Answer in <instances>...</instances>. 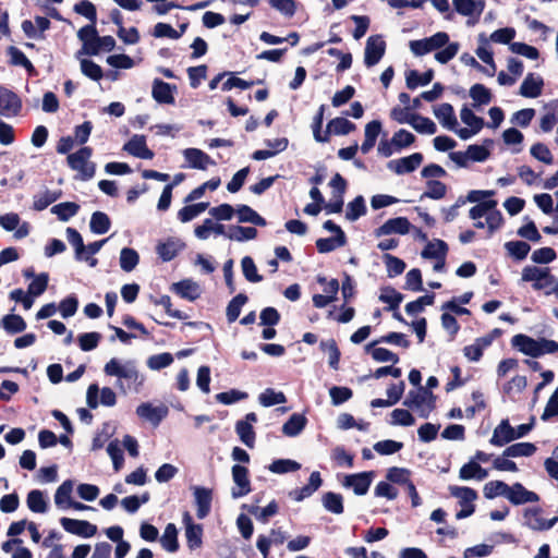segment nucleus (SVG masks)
Instances as JSON below:
<instances>
[{
	"instance_id": "obj_14",
	"label": "nucleus",
	"mask_w": 558,
	"mask_h": 558,
	"mask_svg": "<svg viewBox=\"0 0 558 558\" xmlns=\"http://www.w3.org/2000/svg\"><path fill=\"white\" fill-rule=\"evenodd\" d=\"M374 477L373 472H361L356 474L347 475L342 485L347 488L353 489L356 495H365L372 484Z\"/></svg>"
},
{
	"instance_id": "obj_12",
	"label": "nucleus",
	"mask_w": 558,
	"mask_h": 558,
	"mask_svg": "<svg viewBox=\"0 0 558 558\" xmlns=\"http://www.w3.org/2000/svg\"><path fill=\"white\" fill-rule=\"evenodd\" d=\"M433 113L444 129L457 134L458 119L450 104L442 102L434 106Z\"/></svg>"
},
{
	"instance_id": "obj_36",
	"label": "nucleus",
	"mask_w": 558,
	"mask_h": 558,
	"mask_svg": "<svg viewBox=\"0 0 558 558\" xmlns=\"http://www.w3.org/2000/svg\"><path fill=\"white\" fill-rule=\"evenodd\" d=\"M73 490V482L71 480L64 481L56 490L54 504L60 509L69 508L71 494Z\"/></svg>"
},
{
	"instance_id": "obj_28",
	"label": "nucleus",
	"mask_w": 558,
	"mask_h": 558,
	"mask_svg": "<svg viewBox=\"0 0 558 558\" xmlns=\"http://www.w3.org/2000/svg\"><path fill=\"white\" fill-rule=\"evenodd\" d=\"M544 81L539 75L529 73L520 86V95L526 98H536L542 94Z\"/></svg>"
},
{
	"instance_id": "obj_15",
	"label": "nucleus",
	"mask_w": 558,
	"mask_h": 558,
	"mask_svg": "<svg viewBox=\"0 0 558 558\" xmlns=\"http://www.w3.org/2000/svg\"><path fill=\"white\" fill-rule=\"evenodd\" d=\"M411 229V222L405 217H397L388 219L374 233L376 236H385L389 234H408Z\"/></svg>"
},
{
	"instance_id": "obj_34",
	"label": "nucleus",
	"mask_w": 558,
	"mask_h": 558,
	"mask_svg": "<svg viewBox=\"0 0 558 558\" xmlns=\"http://www.w3.org/2000/svg\"><path fill=\"white\" fill-rule=\"evenodd\" d=\"M182 248L183 244L180 240L169 239L157 245V253L162 260L169 262L173 259Z\"/></svg>"
},
{
	"instance_id": "obj_21",
	"label": "nucleus",
	"mask_w": 558,
	"mask_h": 558,
	"mask_svg": "<svg viewBox=\"0 0 558 558\" xmlns=\"http://www.w3.org/2000/svg\"><path fill=\"white\" fill-rule=\"evenodd\" d=\"M232 478L235 487L232 488V497L240 498L247 495L251 490L248 471L246 468L235 464L232 466Z\"/></svg>"
},
{
	"instance_id": "obj_48",
	"label": "nucleus",
	"mask_w": 558,
	"mask_h": 558,
	"mask_svg": "<svg viewBox=\"0 0 558 558\" xmlns=\"http://www.w3.org/2000/svg\"><path fill=\"white\" fill-rule=\"evenodd\" d=\"M345 234L340 233V235L331 236V238H324L318 239L316 241V247L319 253H329L337 247H341L345 244Z\"/></svg>"
},
{
	"instance_id": "obj_53",
	"label": "nucleus",
	"mask_w": 558,
	"mask_h": 558,
	"mask_svg": "<svg viewBox=\"0 0 558 558\" xmlns=\"http://www.w3.org/2000/svg\"><path fill=\"white\" fill-rule=\"evenodd\" d=\"M80 209V206L72 202L60 203L51 208V213L62 221H68L70 218L75 216Z\"/></svg>"
},
{
	"instance_id": "obj_52",
	"label": "nucleus",
	"mask_w": 558,
	"mask_h": 558,
	"mask_svg": "<svg viewBox=\"0 0 558 558\" xmlns=\"http://www.w3.org/2000/svg\"><path fill=\"white\" fill-rule=\"evenodd\" d=\"M323 506L331 513L340 514L343 512V500L340 494L328 492L323 496Z\"/></svg>"
},
{
	"instance_id": "obj_55",
	"label": "nucleus",
	"mask_w": 558,
	"mask_h": 558,
	"mask_svg": "<svg viewBox=\"0 0 558 558\" xmlns=\"http://www.w3.org/2000/svg\"><path fill=\"white\" fill-rule=\"evenodd\" d=\"M1 325L9 333L22 332L26 328L24 319L20 315L14 314L4 316L1 320Z\"/></svg>"
},
{
	"instance_id": "obj_11",
	"label": "nucleus",
	"mask_w": 558,
	"mask_h": 558,
	"mask_svg": "<svg viewBox=\"0 0 558 558\" xmlns=\"http://www.w3.org/2000/svg\"><path fill=\"white\" fill-rule=\"evenodd\" d=\"M523 518L524 524L534 531L549 530L558 522V517L544 519L539 508L525 509Z\"/></svg>"
},
{
	"instance_id": "obj_26",
	"label": "nucleus",
	"mask_w": 558,
	"mask_h": 558,
	"mask_svg": "<svg viewBox=\"0 0 558 558\" xmlns=\"http://www.w3.org/2000/svg\"><path fill=\"white\" fill-rule=\"evenodd\" d=\"M124 150L141 159H153L154 153L147 147L145 136L134 135L125 145Z\"/></svg>"
},
{
	"instance_id": "obj_64",
	"label": "nucleus",
	"mask_w": 558,
	"mask_h": 558,
	"mask_svg": "<svg viewBox=\"0 0 558 558\" xmlns=\"http://www.w3.org/2000/svg\"><path fill=\"white\" fill-rule=\"evenodd\" d=\"M241 266L243 275L247 281L259 282L263 280V277L257 272V268L254 260L250 256H245L242 258Z\"/></svg>"
},
{
	"instance_id": "obj_60",
	"label": "nucleus",
	"mask_w": 558,
	"mask_h": 558,
	"mask_svg": "<svg viewBox=\"0 0 558 558\" xmlns=\"http://www.w3.org/2000/svg\"><path fill=\"white\" fill-rule=\"evenodd\" d=\"M411 472L408 469L403 468H390L387 471L386 478L390 483L405 485V487L411 483Z\"/></svg>"
},
{
	"instance_id": "obj_8",
	"label": "nucleus",
	"mask_w": 558,
	"mask_h": 558,
	"mask_svg": "<svg viewBox=\"0 0 558 558\" xmlns=\"http://www.w3.org/2000/svg\"><path fill=\"white\" fill-rule=\"evenodd\" d=\"M385 51L386 43L380 35L368 37L364 52L365 65L368 68L376 65L384 57Z\"/></svg>"
},
{
	"instance_id": "obj_2",
	"label": "nucleus",
	"mask_w": 558,
	"mask_h": 558,
	"mask_svg": "<svg viewBox=\"0 0 558 558\" xmlns=\"http://www.w3.org/2000/svg\"><path fill=\"white\" fill-rule=\"evenodd\" d=\"M104 373L118 378L117 387L123 393L132 389L137 391L144 381L133 360L112 357L105 364Z\"/></svg>"
},
{
	"instance_id": "obj_47",
	"label": "nucleus",
	"mask_w": 558,
	"mask_h": 558,
	"mask_svg": "<svg viewBox=\"0 0 558 558\" xmlns=\"http://www.w3.org/2000/svg\"><path fill=\"white\" fill-rule=\"evenodd\" d=\"M355 129V125L345 118H335L327 125V134L347 135Z\"/></svg>"
},
{
	"instance_id": "obj_41",
	"label": "nucleus",
	"mask_w": 558,
	"mask_h": 558,
	"mask_svg": "<svg viewBox=\"0 0 558 558\" xmlns=\"http://www.w3.org/2000/svg\"><path fill=\"white\" fill-rule=\"evenodd\" d=\"M227 236L233 241L244 242L255 239L257 230L253 227L232 226L229 228Z\"/></svg>"
},
{
	"instance_id": "obj_31",
	"label": "nucleus",
	"mask_w": 558,
	"mask_h": 558,
	"mask_svg": "<svg viewBox=\"0 0 558 558\" xmlns=\"http://www.w3.org/2000/svg\"><path fill=\"white\" fill-rule=\"evenodd\" d=\"M26 504L28 509L35 513H45L48 510V498L39 489H33L27 494Z\"/></svg>"
},
{
	"instance_id": "obj_1",
	"label": "nucleus",
	"mask_w": 558,
	"mask_h": 558,
	"mask_svg": "<svg viewBox=\"0 0 558 558\" xmlns=\"http://www.w3.org/2000/svg\"><path fill=\"white\" fill-rule=\"evenodd\" d=\"M409 48L415 57H423L434 52L436 62L447 64L458 54L460 44L458 41H451L448 33L437 32L429 37L411 40Z\"/></svg>"
},
{
	"instance_id": "obj_37",
	"label": "nucleus",
	"mask_w": 558,
	"mask_h": 558,
	"mask_svg": "<svg viewBox=\"0 0 558 558\" xmlns=\"http://www.w3.org/2000/svg\"><path fill=\"white\" fill-rule=\"evenodd\" d=\"M305 424H306L305 416L294 413L283 424L282 433L289 437L298 436L305 427Z\"/></svg>"
},
{
	"instance_id": "obj_32",
	"label": "nucleus",
	"mask_w": 558,
	"mask_h": 558,
	"mask_svg": "<svg viewBox=\"0 0 558 558\" xmlns=\"http://www.w3.org/2000/svg\"><path fill=\"white\" fill-rule=\"evenodd\" d=\"M434 77V71L427 70L424 73H420L416 70H410L405 74V83L407 87L410 89H415L418 86L428 85Z\"/></svg>"
},
{
	"instance_id": "obj_18",
	"label": "nucleus",
	"mask_w": 558,
	"mask_h": 558,
	"mask_svg": "<svg viewBox=\"0 0 558 558\" xmlns=\"http://www.w3.org/2000/svg\"><path fill=\"white\" fill-rule=\"evenodd\" d=\"M454 10L462 16L474 19L477 22L485 9L484 0H452Z\"/></svg>"
},
{
	"instance_id": "obj_42",
	"label": "nucleus",
	"mask_w": 558,
	"mask_h": 558,
	"mask_svg": "<svg viewBox=\"0 0 558 558\" xmlns=\"http://www.w3.org/2000/svg\"><path fill=\"white\" fill-rule=\"evenodd\" d=\"M536 446L532 442H518L505 449V457L519 458L531 457L535 453Z\"/></svg>"
},
{
	"instance_id": "obj_38",
	"label": "nucleus",
	"mask_w": 558,
	"mask_h": 558,
	"mask_svg": "<svg viewBox=\"0 0 558 558\" xmlns=\"http://www.w3.org/2000/svg\"><path fill=\"white\" fill-rule=\"evenodd\" d=\"M509 487L510 486L502 481H490L484 485L483 493L487 499H494L499 496L508 498Z\"/></svg>"
},
{
	"instance_id": "obj_13",
	"label": "nucleus",
	"mask_w": 558,
	"mask_h": 558,
	"mask_svg": "<svg viewBox=\"0 0 558 558\" xmlns=\"http://www.w3.org/2000/svg\"><path fill=\"white\" fill-rule=\"evenodd\" d=\"M191 489L194 496L197 518L204 519L211 509L213 490L202 486H192Z\"/></svg>"
},
{
	"instance_id": "obj_56",
	"label": "nucleus",
	"mask_w": 558,
	"mask_h": 558,
	"mask_svg": "<svg viewBox=\"0 0 558 558\" xmlns=\"http://www.w3.org/2000/svg\"><path fill=\"white\" fill-rule=\"evenodd\" d=\"M446 193L447 186L445 183L437 180H428L426 182V191L423 193L422 197L441 199L446 196Z\"/></svg>"
},
{
	"instance_id": "obj_62",
	"label": "nucleus",
	"mask_w": 558,
	"mask_h": 558,
	"mask_svg": "<svg viewBox=\"0 0 558 558\" xmlns=\"http://www.w3.org/2000/svg\"><path fill=\"white\" fill-rule=\"evenodd\" d=\"M58 197H59V195L57 193L46 190V191L38 193L34 196L33 207L35 210H38V211L44 210L50 204L56 202L58 199Z\"/></svg>"
},
{
	"instance_id": "obj_63",
	"label": "nucleus",
	"mask_w": 558,
	"mask_h": 558,
	"mask_svg": "<svg viewBox=\"0 0 558 558\" xmlns=\"http://www.w3.org/2000/svg\"><path fill=\"white\" fill-rule=\"evenodd\" d=\"M466 155L469 157L470 162H483L487 160L490 156V151L488 146L486 145H470L466 148Z\"/></svg>"
},
{
	"instance_id": "obj_4",
	"label": "nucleus",
	"mask_w": 558,
	"mask_h": 558,
	"mask_svg": "<svg viewBox=\"0 0 558 558\" xmlns=\"http://www.w3.org/2000/svg\"><path fill=\"white\" fill-rule=\"evenodd\" d=\"M93 149L84 146L77 151L68 155L69 167L77 172L76 179L90 180L95 175L96 165L90 161Z\"/></svg>"
},
{
	"instance_id": "obj_25",
	"label": "nucleus",
	"mask_w": 558,
	"mask_h": 558,
	"mask_svg": "<svg viewBox=\"0 0 558 558\" xmlns=\"http://www.w3.org/2000/svg\"><path fill=\"white\" fill-rule=\"evenodd\" d=\"M514 440V428L508 420H502L494 429L489 442L496 447H502Z\"/></svg>"
},
{
	"instance_id": "obj_27",
	"label": "nucleus",
	"mask_w": 558,
	"mask_h": 558,
	"mask_svg": "<svg viewBox=\"0 0 558 558\" xmlns=\"http://www.w3.org/2000/svg\"><path fill=\"white\" fill-rule=\"evenodd\" d=\"M175 90V86L170 85L159 78L154 80L153 82V98L159 104H168L172 105L174 102L173 92Z\"/></svg>"
},
{
	"instance_id": "obj_6",
	"label": "nucleus",
	"mask_w": 558,
	"mask_h": 558,
	"mask_svg": "<svg viewBox=\"0 0 558 558\" xmlns=\"http://www.w3.org/2000/svg\"><path fill=\"white\" fill-rule=\"evenodd\" d=\"M460 119L466 126H458L457 135L463 141H466L480 133L485 124L484 120L481 117H477L466 105L460 110Z\"/></svg>"
},
{
	"instance_id": "obj_29",
	"label": "nucleus",
	"mask_w": 558,
	"mask_h": 558,
	"mask_svg": "<svg viewBox=\"0 0 558 558\" xmlns=\"http://www.w3.org/2000/svg\"><path fill=\"white\" fill-rule=\"evenodd\" d=\"M322 483L319 472L315 471L311 474L307 485L291 490L289 496L295 501H302L312 496L320 487Z\"/></svg>"
},
{
	"instance_id": "obj_39",
	"label": "nucleus",
	"mask_w": 558,
	"mask_h": 558,
	"mask_svg": "<svg viewBox=\"0 0 558 558\" xmlns=\"http://www.w3.org/2000/svg\"><path fill=\"white\" fill-rule=\"evenodd\" d=\"M470 97L473 100L474 107L488 105L492 101L493 95L490 90L483 84H474L470 88Z\"/></svg>"
},
{
	"instance_id": "obj_24",
	"label": "nucleus",
	"mask_w": 558,
	"mask_h": 558,
	"mask_svg": "<svg viewBox=\"0 0 558 558\" xmlns=\"http://www.w3.org/2000/svg\"><path fill=\"white\" fill-rule=\"evenodd\" d=\"M183 156L187 167L193 169L206 170L208 166H215L216 162L203 150L198 148H186Z\"/></svg>"
},
{
	"instance_id": "obj_40",
	"label": "nucleus",
	"mask_w": 558,
	"mask_h": 558,
	"mask_svg": "<svg viewBox=\"0 0 558 558\" xmlns=\"http://www.w3.org/2000/svg\"><path fill=\"white\" fill-rule=\"evenodd\" d=\"M160 543L167 551L174 553L178 550V530L173 523L167 524L160 538Z\"/></svg>"
},
{
	"instance_id": "obj_22",
	"label": "nucleus",
	"mask_w": 558,
	"mask_h": 558,
	"mask_svg": "<svg viewBox=\"0 0 558 558\" xmlns=\"http://www.w3.org/2000/svg\"><path fill=\"white\" fill-rule=\"evenodd\" d=\"M507 499L510 504L519 506L529 502H537L539 497L536 493L526 489L521 483H514L509 487Z\"/></svg>"
},
{
	"instance_id": "obj_16",
	"label": "nucleus",
	"mask_w": 558,
	"mask_h": 558,
	"mask_svg": "<svg viewBox=\"0 0 558 558\" xmlns=\"http://www.w3.org/2000/svg\"><path fill=\"white\" fill-rule=\"evenodd\" d=\"M60 523L68 533L78 535L82 537H92L97 532L96 525L84 520L61 518Z\"/></svg>"
},
{
	"instance_id": "obj_58",
	"label": "nucleus",
	"mask_w": 558,
	"mask_h": 558,
	"mask_svg": "<svg viewBox=\"0 0 558 558\" xmlns=\"http://www.w3.org/2000/svg\"><path fill=\"white\" fill-rule=\"evenodd\" d=\"M235 432L240 437L241 441L247 446L248 448H253L255 444V432L253 426L248 423H243L241 421L235 424Z\"/></svg>"
},
{
	"instance_id": "obj_44",
	"label": "nucleus",
	"mask_w": 558,
	"mask_h": 558,
	"mask_svg": "<svg viewBox=\"0 0 558 558\" xmlns=\"http://www.w3.org/2000/svg\"><path fill=\"white\" fill-rule=\"evenodd\" d=\"M110 226L111 222L107 214L102 211H95L92 215L89 227L93 233L104 234L109 231Z\"/></svg>"
},
{
	"instance_id": "obj_30",
	"label": "nucleus",
	"mask_w": 558,
	"mask_h": 558,
	"mask_svg": "<svg viewBox=\"0 0 558 558\" xmlns=\"http://www.w3.org/2000/svg\"><path fill=\"white\" fill-rule=\"evenodd\" d=\"M172 291L191 302L197 300L202 293L199 284L190 279L173 283Z\"/></svg>"
},
{
	"instance_id": "obj_3",
	"label": "nucleus",
	"mask_w": 558,
	"mask_h": 558,
	"mask_svg": "<svg viewBox=\"0 0 558 558\" xmlns=\"http://www.w3.org/2000/svg\"><path fill=\"white\" fill-rule=\"evenodd\" d=\"M511 344L523 354L532 357L558 352V342L545 338L533 339L522 333L513 336Z\"/></svg>"
},
{
	"instance_id": "obj_20",
	"label": "nucleus",
	"mask_w": 558,
	"mask_h": 558,
	"mask_svg": "<svg viewBox=\"0 0 558 558\" xmlns=\"http://www.w3.org/2000/svg\"><path fill=\"white\" fill-rule=\"evenodd\" d=\"M22 108L21 99L13 92L0 87V114L4 117L16 116Z\"/></svg>"
},
{
	"instance_id": "obj_23",
	"label": "nucleus",
	"mask_w": 558,
	"mask_h": 558,
	"mask_svg": "<svg viewBox=\"0 0 558 558\" xmlns=\"http://www.w3.org/2000/svg\"><path fill=\"white\" fill-rule=\"evenodd\" d=\"M136 414L154 425H158L168 414V408L165 405L154 407L149 402L141 403L136 408Z\"/></svg>"
},
{
	"instance_id": "obj_49",
	"label": "nucleus",
	"mask_w": 558,
	"mask_h": 558,
	"mask_svg": "<svg viewBox=\"0 0 558 558\" xmlns=\"http://www.w3.org/2000/svg\"><path fill=\"white\" fill-rule=\"evenodd\" d=\"M247 511L255 515V518L264 523L268 521V519L275 515L278 512V505L275 500L269 502L266 507L259 508L257 506H244Z\"/></svg>"
},
{
	"instance_id": "obj_17",
	"label": "nucleus",
	"mask_w": 558,
	"mask_h": 558,
	"mask_svg": "<svg viewBox=\"0 0 558 558\" xmlns=\"http://www.w3.org/2000/svg\"><path fill=\"white\" fill-rule=\"evenodd\" d=\"M183 524L185 527L186 544L190 549H197L202 546L203 527L196 524L189 512L183 513Z\"/></svg>"
},
{
	"instance_id": "obj_10",
	"label": "nucleus",
	"mask_w": 558,
	"mask_h": 558,
	"mask_svg": "<svg viewBox=\"0 0 558 558\" xmlns=\"http://www.w3.org/2000/svg\"><path fill=\"white\" fill-rule=\"evenodd\" d=\"M0 226L5 231H15L14 238L21 240L29 234V223L26 221L21 222V218L15 213H8L0 216Z\"/></svg>"
},
{
	"instance_id": "obj_46",
	"label": "nucleus",
	"mask_w": 558,
	"mask_h": 558,
	"mask_svg": "<svg viewBox=\"0 0 558 558\" xmlns=\"http://www.w3.org/2000/svg\"><path fill=\"white\" fill-rule=\"evenodd\" d=\"M366 214L365 199L362 195L356 196L352 202L347 205L345 218L350 221H355Z\"/></svg>"
},
{
	"instance_id": "obj_54",
	"label": "nucleus",
	"mask_w": 558,
	"mask_h": 558,
	"mask_svg": "<svg viewBox=\"0 0 558 558\" xmlns=\"http://www.w3.org/2000/svg\"><path fill=\"white\" fill-rule=\"evenodd\" d=\"M258 401L263 407L268 408L275 404L284 403L287 398L283 392L267 388L259 395Z\"/></svg>"
},
{
	"instance_id": "obj_35",
	"label": "nucleus",
	"mask_w": 558,
	"mask_h": 558,
	"mask_svg": "<svg viewBox=\"0 0 558 558\" xmlns=\"http://www.w3.org/2000/svg\"><path fill=\"white\" fill-rule=\"evenodd\" d=\"M235 213L240 222H250L260 227L266 226V220L247 205H240Z\"/></svg>"
},
{
	"instance_id": "obj_45",
	"label": "nucleus",
	"mask_w": 558,
	"mask_h": 558,
	"mask_svg": "<svg viewBox=\"0 0 558 558\" xmlns=\"http://www.w3.org/2000/svg\"><path fill=\"white\" fill-rule=\"evenodd\" d=\"M448 246L446 242H444L442 240H434L426 245V247L422 252V256L425 258L441 259L446 258Z\"/></svg>"
},
{
	"instance_id": "obj_50",
	"label": "nucleus",
	"mask_w": 558,
	"mask_h": 558,
	"mask_svg": "<svg viewBox=\"0 0 558 558\" xmlns=\"http://www.w3.org/2000/svg\"><path fill=\"white\" fill-rule=\"evenodd\" d=\"M140 256L138 253L130 247H123L120 252V267L122 270L130 272L132 271L138 264Z\"/></svg>"
},
{
	"instance_id": "obj_19",
	"label": "nucleus",
	"mask_w": 558,
	"mask_h": 558,
	"mask_svg": "<svg viewBox=\"0 0 558 558\" xmlns=\"http://www.w3.org/2000/svg\"><path fill=\"white\" fill-rule=\"evenodd\" d=\"M98 33L95 24L90 22L89 25L82 27L77 32L78 39L83 43L82 49L76 53V58L80 59L82 54L96 56L95 41Z\"/></svg>"
},
{
	"instance_id": "obj_7",
	"label": "nucleus",
	"mask_w": 558,
	"mask_h": 558,
	"mask_svg": "<svg viewBox=\"0 0 558 558\" xmlns=\"http://www.w3.org/2000/svg\"><path fill=\"white\" fill-rule=\"evenodd\" d=\"M522 280L533 282L535 290H542L554 283V276L550 274L549 268L526 266L522 270Z\"/></svg>"
},
{
	"instance_id": "obj_57",
	"label": "nucleus",
	"mask_w": 558,
	"mask_h": 558,
	"mask_svg": "<svg viewBox=\"0 0 558 558\" xmlns=\"http://www.w3.org/2000/svg\"><path fill=\"white\" fill-rule=\"evenodd\" d=\"M66 239L69 243L74 247L75 258L77 260H82L85 254V245L83 242V238L80 232L73 228L66 229Z\"/></svg>"
},
{
	"instance_id": "obj_9",
	"label": "nucleus",
	"mask_w": 558,
	"mask_h": 558,
	"mask_svg": "<svg viewBox=\"0 0 558 558\" xmlns=\"http://www.w3.org/2000/svg\"><path fill=\"white\" fill-rule=\"evenodd\" d=\"M423 162V155L414 153L410 156L390 160L387 168L398 175H403L415 171Z\"/></svg>"
},
{
	"instance_id": "obj_43",
	"label": "nucleus",
	"mask_w": 558,
	"mask_h": 558,
	"mask_svg": "<svg viewBox=\"0 0 558 558\" xmlns=\"http://www.w3.org/2000/svg\"><path fill=\"white\" fill-rule=\"evenodd\" d=\"M411 126L421 134L433 135L437 132V126L433 120L417 113L412 117Z\"/></svg>"
},
{
	"instance_id": "obj_61",
	"label": "nucleus",
	"mask_w": 558,
	"mask_h": 558,
	"mask_svg": "<svg viewBox=\"0 0 558 558\" xmlns=\"http://www.w3.org/2000/svg\"><path fill=\"white\" fill-rule=\"evenodd\" d=\"M301 464L296 461L290 460V459H279L275 460L269 465V471L277 474H283L288 472H294L300 470Z\"/></svg>"
},
{
	"instance_id": "obj_51",
	"label": "nucleus",
	"mask_w": 558,
	"mask_h": 558,
	"mask_svg": "<svg viewBox=\"0 0 558 558\" xmlns=\"http://www.w3.org/2000/svg\"><path fill=\"white\" fill-rule=\"evenodd\" d=\"M449 492L460 500L461 506L473 505V501L477 498V493L470 487L450 486Z\"/></svg>"
},
{
	"instance_id": "obj_33",
	"label": "nucleus",
	"mask_w": 558,
	"mask_h": 558,
	"mask_svg": "<svg viewBox=\"0 0 558 558\" xmlns=\"http://www.w3.org/2000/svg\"><path fill=\"white\" fill-rule=\"evenodd\" d=\"M488 476V472L483 469L480 463L474 460L465 463L459 472V477L461 480L468 481L471 478H475L482 481Z\"/></svg>"
},
{
	"instance_id": "obj_5",
	"label": "nucleus",
	"mask_w": 558,
	"mask_h": 558,
	"mask_svg": "<svg viewBox=\"0 0 558 558\" xmlns=\"http://www.w3.org/2000/svg\"><path fill=\"white\" fill-rule=\"evenodd\" d=\"M403 404L418 413L421 417H427L435 407L433 392L423 387L409 391Z\"/></svg>"
},
{
	"instance_id": "obj_59",
	"label": "nucleus",
	"mask_w": 558,
	"mask_h": 558,
	"mask_svg": "<svg viewBox=\"0 0 558 558\" xmlns=\"http://www.w3.org/2000/svg\"><path fill=\"white\" fill-rule=\"evenodd\" d=\"M246 295L240 293L234 296L227 306V319L229 323H233L240 316L243 305L246 303Z\"/></svg>"
}]
</instances>
